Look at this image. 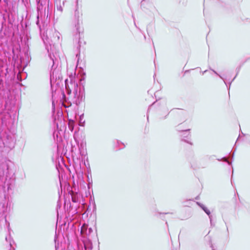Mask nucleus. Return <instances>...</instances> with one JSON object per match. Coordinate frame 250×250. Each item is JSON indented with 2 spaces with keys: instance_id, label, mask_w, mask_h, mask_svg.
Here are the masks:
<instances>
[{
  "instance_id": "6",
  "label": "nucleus",
  "mask_w": 250,
  "mask_h": 250,
  "mask_svg": "<svg viewBox=\"0 0 250 250\" xmlns=\"http://www.w3.org/2000/svg\"><path fill=\"white\" fill-rule=\"evenodd\" d=\"M88 207L86 214L87 215H90V217L92 220L96 218V206L95 204H89Z\"/></svg>"
},
{
  "instance_id": "20",
  "label": "nucleus",
  "mask_w": 250,
  "mask_h": 250,
  "mask_svg": "<svg viewBox=\"0 0 250 250\" xmlns=\"http://www.w3.org/2000/svg\"><path fill=\"white\" fill-rule=\"evenodd\" d=\"M10 239H11V236H9L8 237H6V238H5L6 241H7V242L8 241V239L10 240Z\"/></svg>"
},
{
  "instance_id": "10",
  "label": "nucleus",
  "mask_w": 250,
  "mask_h": 250,
  "mask_svg": "<svg viewBox=\"0 0 250 250\" xmlns=\"http://www.w3.org/2000/svg\"><path fill=\"white\" fill-rule=\"evenodd\" d=\"M65 0H63L62 3L61 0H54L55 5L56 6V9L58 11L62 13L63 11V7L64 5Z\"/></svg>"
},
{
  "instance_id": "4",
  "label": "nucleus",
  "mask_w": 250,
  "mask_h": 250,
  "mask_svg": "<svg viewBox=\"0 0 250 250\" xmlns=\"http://www.w3.org/2000/svg\"><path fill=\"white\" fill-rule=\"evenodd\" d=\"M94 233L93 230L86 224L83 225L81 228V234L83 238H92V235Z\"/></svg>"
},
{
  "instance_id": "15",
  "label": "nucleus",
  "mask_w": 250,
  "mask_h": 250,
  "mask_svg": "<svg viewBox=\"0 0 250 250\" xmlns=\"http://www.w3.org/2000/svg\"><path fill=\"white\" fill-rule=\"evenodd\" d=\"M83 114L81 115L80 117H79V119H80V122L81 123V125L83 126V125L82 124V123H84L85 121H83Z\"/></svg>"
},
{
  "instance_id": "8",
  "label": "nucleus",
  "mask_w": 250,
  "mask_h": 250,
  "mask_svg": "<svg viewBox=\"0 0 250 250\" xmlns=\"http://www.w3.org/2000/svg\"><path fill=\"white\" fill-rule=\"evenodd\" d=\"M92 238H83V242L84 250H91L93 248Z\"/></svg>"
},
{
  "instance_id": "12",
  "label": "nucleus",
  "mask_w": 250,
  "mask_h": 250,
  "mask_svg": "<svg viewBox=\"0 0 250 250\" xmlns=\"http://www.w3.org/2000/svg\"><path fill=\"white\" fill-rule=\"evenodd\" d=\"M81 195L80 193L75 192L71 194V199L73 203H77L80 201Z\"/></svg>"
},
{
  "instance_id": "11",
  "label": "nucleus",
  "mask_w": 250,
  "mask_h": 250,
  "mask_svg": "<svg viewBox=\"0 0 250 250\" xmlns=\"http://www.w3.org/2000/svg\"><path fill=\"white\" fill-rule=\"evenodd\" d=\"M66 211H67L69 215L71 216H73L74 214L78 213L76 208H73L70 203L68 204Z\"/></svg>"
},
{
  "instance_id": "7",
  "label": "nucleus",
  "mask_w": 250,
  "mask_h": 250,
  "mask_svg": "<svg viewBox=\"0 0 250 250\" xmlns=\"http://www.w3.org/2000/svg\"><path fill=\"white\" fill-rule=\"evenodd\" d=\"M5 93V88L4 83L3 84V88L1 89V91H0V115L2 114L5 109V105H3V100H4V95Z\"/></svg>"
},
{
  "instance_id": "16",
  "label": "nucleus",
  "mask_w": 250,
  "mask_h": 250,
  "mask_svg": "<svg viewBox=\"0 0 250 250\" xmlns=\"http://www.w3.org/2000/svg\"><path fill=\"white\" fill-rule=\"evenodd\" d=\"M43 5H42L40 4H38V7H37V10L38 12H39V11H41L43 9Z\"/></svg>"
},
{
  "instance_id": "21",
  "label": "nucleus",
  "mask_w": 250,
  "mask_h": 250,
  "mask_svg": "<svg viewBox=\"0 0 250 250\" xmlns=\"http://www.w3.org/2000/svg\"><path fill=\"white\" fill-rule=\"evenodd\" d=\"M58 208H61V205L59 204V202H58V204H57V210H58Z\"/></svg>"
},
{
  "instance_id": "13",
  "label": "nucleus",
  "mask_w": 250,
  "mask_h": 250,
  "mask_svg": "<svg viewBox=\"0 0 250 250\" xmlns=\"http://www.w3.org/2000/svg\"><path fill=\"white\" fill-rule=\"evenodd\" d=\"M65 88L66 89V92L68 94H70L71 92V90H70V88H68L67 89V86H68V80H65Z\"/></svg>"
},
{
  "instance_id": "2",
  "label": "nucleus",
  "mask_w": 250,
  "mask_h": 250,
  "mask_svg": "<svg viewBox=\"0 0 250 250\" xmlns=\"http://www.w3.org/2000/svg\"><path fill=\"white\" fill-rule=\"evenodd\" d=\"M84 79L81 80L82 85L78 86V83H74L75 88L73 91L74 94V98L75 99L74 102L76 105H79L85 98V92L83 83H84Z\"/></svg>"
},
{
  "instance_id": "3",
  "label": "nucleus",
  "mask_w": 250,
  "mask_h": 250,
  "mask_svg": "<svg viewBox=\"0 0 250 250\" xmlns=\"http://www.w3.org/2000/svg\"><path fill=\"white\" fill-rule=\"evenodd\" d=\"M16 14L13 8H6L4 13L3 14V19L6 21L7 20L8 24L12 26L16 19Z\"/></svg>"
},
{
  "instance_id": "1",
  "label": "nucleus",
  "mask_w": 250,
  "mask_h": 250,
  "mask_svg": "<svg viewBox=\"0 0 250 250\" xmlns=\"http://www.w3.org/2000/svg\"><path fill=\"white\" fill-rule=\"evenodd\" d=\"M47 50L50 62L49 64L51 65L50 71V83L52 92V107L53 109H55V104L54 98L57 87H59V83L61 81L60 78H62V76L60 68L58 67V65L56 64V62L57 61V57L58 55L55 45L54 44L53 45L50 44V49L47 47Z\"/></svg>"
},
{
  "instance_id": "14",
  "label": "nucleus",
  "mask_w": 250,
  "mask_h": 250,
  "mask_svg": "<svg viewBox=\"0 0 250 250\" xmlns=\"http://www.w3.org/2000/svg\"><path fill=\"white\" fill-rule=\"evenodd\" d=\"M57 236L56 233L55 237H54V242H55V244L56 250H58V245H59V243L58 242V243H57Z\"/></svg>"
},
{
  "instance_id": "17",
  "label": "nucleus",
  "mask_w": 250,
  "mask_h": 250,
  "mask_svg": "<svg viewBox=\"0 0 250 250\" xmlns=\"http://www.w3.org/2000/svg\"><path fill=\"white\" fill-rule=\"evenodd\" d=\"M203 208L207 214L209 215L210 214V211L208 209L206 208Z\"/></svg>"
},
{
  "instance_id": "25",
  "label": "nucleus",
  "mask_w": 250,
  "mask_h": 250,
  "mask_svg": "<svg viewBox=\"0 0 250 250\" xmlns=\"http://www.w3.org/2000/svg\"><path fill=\"white\" fill-rule=\"evenodd\" d=\"M62 94H63V97H64L65 95H64V93L63 92L62 93Z\"/></svg>"
},
{
  "instance_id": "24",
  "label": "nucleus",
  "mask_w": 250,
  "mask_h": 250,
  "mask_svg": "<svg viewBox=\"0 0 250 250\" xmlns=\"http://www.w3.org/2000/svg\"><path fill=\"white\" fill-rule=\"evenodd\" d=\"M79 55H80V53H79V54H77V55H76V57H78V56H79Z\"/></svg>"
},
{
  "instance_id": "18",
  "label": "nucleus",
  "mask_w": 250,
  "mask_h": 250,
  "mask_svg": "<svg viewBox=\"0 0 250 250\" xmlns=\"http://www.w3.org/2000/svg\"><path fill=\"white\" fill-rule=\"evenodd\" d=\"M12 243H14V242L13 240L11 241L10 240L9 241V245L10 246V249L9 250H14V249H13V250L11 249V248H12Z\"/></svg>"
},
{
  "instance_id": "9",
  "label": "nucleus",
  "mask_w": 250,
  "mask_h": 250,
  "mask_svg": "<svg viewBox=\"0 0 250 250\" xmlns=\"http://www.w3.org/2000/svg\"><path fill=\"white\" fill-rule=\"evenodd\" d=\"M37 3L39 4H41V6H45L47 5V7L45 6L44 7V14H46V11L47 9V17L48 15V11H49V0H37Z\"/></svg>"
},
{
  "instance_id": "23",
  "label": "nucleus",
  "mask_w": 250,
  "mask_h": 250,
  "mask_svg": "<svg viewBox=\"0 0 250 250\" xmlns=\"http://www.w3.org/2000/svg\"><path fill=\"white\" fill-rule=\"evenodd\" d=\"M80 44H79V46H78L77 48L80 49Z\"/></svg>"
},
{
  "instance_id": "26",
  "label": "nucleus",
  "mask_w": 250,
  "mask_h": 250,
  "mask_svg": "<svg viewBox=\"0 0 250 250\" xmlns=\"http://www.w3.org/2000/svg\"><path fill=\"white\" fill-rule=\"evenodd\" d=\"M7 69H8V68H7L6 69V73H8Z\"/></svg>"
},
{
  "instance_id": "22",
  "label": "nucleus",
  "mask_w": 250,
  "mask_h": 250,
  "mask_svg": "<svg viewBox=\"0 0 250 250\" xmlns=\"http://www.w3.org/2000/svg\"><path fill=\"white\" fill-rule=\"evenodd\" d=\"M91 185V183H90L89 182H88V184L87 185L88 188H90V187Z\"/></svg>"
},
{
  "instance_id": "19",
  "label": "nucleus",
  "mask_w": 250,
  "mask_h": 250,
  "mask_svg": "<svg viewBox=\"0 0 250 250\" xmlns=\"http://www.w3.org/2000/svg\"><path fill=\"white\" fill-rule=\"evenodd\" d=\"M2 62H3L2 60L0 59V67H2V65L1 64V63H2Z\"/></svg>"
},
{
  "instance_id": "5",
  "label": "nucleus",
  "mask_w": 250,
  "mask_h": 250,
  "mask_svg": "<svg viewBox=\"0 0 250 250\" xmlns=\"http://www.w3.org/2000/svg\"><path fill=\"white\" fill-rule=\"evenodd\" d=\"M81 15V13L78 10V1H77V5L76 7V9L74 12V17L75 20L77 21V24L75 25L76 27L77 33L75 35V38L76 40L78 39V43H80V32L79 30L78 25L79 24V18Z\"/></svg>"
}]
</instances>
